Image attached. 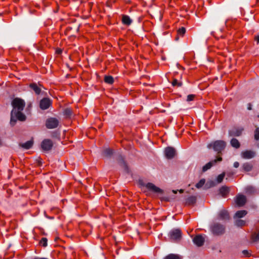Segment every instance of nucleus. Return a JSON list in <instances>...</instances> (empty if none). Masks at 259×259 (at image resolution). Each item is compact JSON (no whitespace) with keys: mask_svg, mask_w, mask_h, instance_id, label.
<instances>
[{"mask_svg":"<svg viewBox=\"0 0 259 259\" xmlns=\"http://www.w3.org/2000/svg\"><path fill=\"white\" fill-rule=\"evenodd\" d=\"M12 105L13 110L11 113H22V112L25 106V102L21 98H15L12 102Z\"/></svg>","mask_w":259,"mask_h":259,"instance_id":"nucleus-1","label":"nucleus"},{"mask_svg":"<svg viewBox=\"0 0 259 259\" xmlns=\"http://www.w3.org/2000/svg\"><path fill=\"white\" fill-rule=\"evenodd\" d=\"M226 146V143L223 140H216L208 144L207 147L208 149L212 148L218 154L222 153Z\"/></svg>","mask_w":259,"mask_h":259,"instance_id":"nucleus-2","label":"nucleus"},{"mask_svg":"<svg viewBox=\"0 0 259 259\" xmlns=\"http://www.w3.org/2000/svg\"><path fill=\"white\" fill-rule=\"evenodd\" d=\"M210 229L211 233L214 235H222L225 232V227L218 223H215L211 225Z\"/></svg>","mask_w":259,"mask_h":259,"instance_id":"nucleus-3","label":"nucleus"},{"mask_svg":"<svg viewBox=\"0 0 259 259\" xmlns=\"http://www.w3.org/2000/svg\"><path fill=\"white\" fill-rule=\"evenodd\" d=\"M168 236L172 241L178 242L182 237V232L179 229L171 230L168 233Z\"/></svg>","mask_w":259,"mask_h":259,"instance_id":"nucleus-4","label":"nucleus"},{"mask_svg":"<svg viewBox=\"0 0 259 259\" xmlns=\"http://www.w3.org/2000/svg\"><path fill=\"white\" fill-rule=\"evenodd\" d=\"M59 120L55 117L48 118L46 121V126L48 129L57 128L59 124Z\"/></svg>","mask_w":259,"mask_h":259,"instance_id":"nucleus-5","label":"nucleus"},{"mask_svg":"<svg viewBox=\"0 0 259 259\" xmlns=\"http://www.w3.org/2000/svg\"><path fill=\"white\" fill-rule=\"evenodd\" d=\"M26 118L25 114H11L10 124L14 126L18 120L23 121L26 120Z\"/></svg>","mask_w":259,"mask_h":259,"instance_id":"nucleus-6","label":"nucleus"},{"mask_svg":"<svg viewBox=\"0 0 259 259\" xmlns=\"http://www.w3.org/2000/svg\"><path fill=\"white\" fill-rule=\"evenodd\" d=\"M53 143L52 140L50 139H45L41 143V147L45 151L51 150L53 147Z\"/></svg>","mask_w":259,"mask_h":259,"instance_id":"nucleus-7","label":"nucleus"},{"mask_svg":"<svg viewBox=\"0 0 259 259\" xmlns=\"http://www.w3.org/2000/svg\"><path fill=\"white\" fill-rule=\"evenodd\" d=\"M244 128L242 127H235L229 131V135L231 137H239L243 131Z\"/></svg>","mask_w":259,"mask_h":259,"instance_id":"nucleus-8","label":"nucleus"},{"mask_svg":"<svg viewBox=\"0 0 259 259\" xmlns=\"http://www.w3.org/2000/svg\"><path fill=\"white\" fill-rule=\"evenodd\" d=\"M52 104L51 100L48 98H44L40 101L39 107L42 110L47 109Z\"/></svg>","mask_w":259,"mask_h":259,"instance_id":"nucleus-9","label":"nucleus"},{"mask_svg":"<svg viewBox=\"0 0 259 259\" xmlns=\"http://www.w3.org/2000/svg\"><path fill=\"white\" fill-rule=\"evenodd\" d=\"M164 154L166 158L172 159L176 155V150L173 147H167L164 150Z\"/></svg>","mask_w":259,"mask_h":259,"instance_id":"nucleus-10","label":"nucleus"},{"mask_svg":"<svg viewBox=\"0 0 259 259\" xmlns=\"http://www.w3.org/2000/svg\"><path fill=\"white\" fill-rule=\"evenodd\" d=\"M143 185L149 191H151L152 192H153L155 193H162V190L160 188L157 187L155 185H154L153 183H148L146 184H143Z\"/></svg>","mask_w":259,"mask_h":259,"instance_id":"nucleus-11","label":"nucleus"},{"mask_svg":"<svg viewBox=\"0 0 259 259\" xmlns=\"http://www.w3.org/2000/svg\"><path fill=\"white\" fill-rule=\"evenodd\" d=\"M222 160V158L221 157H218L216 159L208 162L205 165H204L202 167V171L203 172L206 171L208 169H210L211 166L215 164L218 161H221Z\"/></svg>","mask_w":259,"mask_h":259,"instance_id":"nucleus-12","label":"nucleus"},{"mask_svg":"<svg viewBox=\"0 0 259 259\" xmlns=\"http://www.w3.org/2000/svg\"><path fill=\"white\" fill-rule=\"evenodd\" d=\"M204 241V238L201 235H197L193 239V243L199 247L203 245Z\"/></svg>","mask_w":259,"mask_h":259,"instance_id":"nucleus-13","label":"nucleus"},{"mask_svg":"<svg viewBox=\"0 0 259 259\" xmlns=\"http://www.w3.org/2000/svg\"><path fill=\"white\" fill-rule=\"evenodd\" d=\"M235 202L238 206H242L246 202V197L243 195L239 194L236 197Z\"/></svg>","mask_w":259,"mask_h":259,"instance_id":"nucleus-14","label":"nucleus"},{"mask_svg":"<svg viewBox=\"0 0 259 259\" xmlns=\"http://www.w3.org/2000/svg\"><path fill=\"white\" fill-rule=\"evenodd\" d=\"M218 219L222 221L229 220L230 216L228 212L225 209H223L220 211L218 216Z\"/></svg>","mask_w":259,"mask_h":259,"instance_id":"nucleus-15","label":"nucleus"},{"mask_svg":"<svg viewBox=\"0 0 259 259\" xmlns=\"http://www.w3.org/2000/svg\"><path fill=\"white\" fill-rule=\"evenodd\" d=\"M255 152L251 150H246L241 153V156L244 159H251L254 157Z\"/></svg>","mask_w":259,"mask_h":259,"instance_id":"nucleus-16","label":"nucleus"},{"mask_svg":"<svg viewBox=\"0 0 259 259\" xmlns=\"http://www.w3.org/2000/svg\"><path fill=\"white\" fill-rule=\"evenodd\" d=\"M40 85H38L36 83H32L29 84V87L34 92L36 95H39L41 91Z\"/></svg>","mask_w":259,"mask_h":259,"instance_id":"nucleus-17","label":"nucleus"},{"mask_svg":"<svg viewBox=\"0 0 259 259\" xmlns=\"http://www.w3.org/2000/svg\"><path fill=\"white\" fill-rule=\"evenodd\" d=\"M196 197L194 196H191L186 199L185 203L187 205H192L196 203Z\"/></svg>","mask_w":259,"mask_h":259,"instance_id":"nucleus-18","label":"nucleus"},{"mask_svg":"<svg viewBox=\"0 0 259 259\" xmlns=\"http://www.w3.org/2000/svg\"><path fill=\"white\" fill-rule=\"evenodd\" d=\"M33 144L32 140H29L24 143L20 144V146L25 149H29L31 148Z\"/></svg>","mask_w":259,"mask_h":259,"instance_id":"nucleus-19","label":"nucleus"},{"mask_svg":"<svg viewBox=\"0 0 259 259\" xmlns=\"http://www.w3.org/2000/svg\"><path fill=\"white\" fill-rule=\"evenodd\" d=\"M247 213V211L245 210L237 211L234 215V218H241L246 215Z\"/></svg>","mask_w":259,"mask_h":259,"instance_id":"nucleus-20","label":"nucleus"},{"mask_svg":"<svg viewBox=\"0 0 259 259\" xmlns=\"http://www.w3.org/2000/svg\"><path fill=\"white\" fill-rule=\"evenodd\" d=\"M122 23L126 25H130L132 22V19L128 16L123 15L122 18Z\"/></svg>","mask_w":259,"mask_h":259,"instance_id":"nucleus-21","label":"nucleus"},{"mask_svg":"<svg viewBox=\"0 0 259 259\" xmlns=\"http://www.w3.org/2000/svg\"><path fill=\"white\" fill-rule=\"evenodd\" d=\"M219 191L223 197H226L229 192V188L226 186H223L220 189Z\"/></svg>","mask_w":259,"mask_h":259,"instance_id":"nucleus-22","label":"nucleus"},{"mask_svg":"<svg viewBox=\"0 0 259 259\" xmlns=\"http://www.w3.org/2000/svg\"><path fill=\"white\" fill-rule=\"evenodd\" d=\"M113 154V150L110 148H106L103 150L102 154L106 157H110Z\"/></svg>","mask_w":259,"mask_h":259,"instance_id":"nucleus-23","label":"nucleus"},{"mask_svg":"<svg viewBox=\"0 0 259 259\" xmlns=\"http://www.w3.org/2000/svg\"><path fill=\"white\" fill-rule=\"evenodd\" d=\"M230 144L233 147L236 149L239 148L240 146V144L239 141L236 138H233L231 139Z\"/></svg>","mask_w":259,"mask_h":259,"instance_id":"nucleus-24","label":"nucleus"},{"mask_svg":"<svg viewBox=\"0 0 259 259\" xmlns=\"http://www.w3.org/2000/svg\"><path fill=\"white\" fill-rule=\"evenodd\" d=\"M252 165L248 162L244 163L242 165L243 170L245 171H250L252 169Z\"/></svg>","mask_w":259,"mask_h":259,"instance_id":"nucleus-25","label":"nucleus"},{"mask_svg":"<svg viewBox=\"0 0 259 259\" xmlns=\"http://www.w3.org/2000/svg\"><path fill=\"white\" fill-rule=\"evenodd\" d=\"M245 192L247 194H252L255 193V189L253 187L251 186H248L246 187Z\"/></svg>","mask_w":259,"mask_h":259,"instance_id":"nucleus-26","label":"nucleus"},{"mask_svg":"<svg viewBox=\"0 0 259 259\" xmlns=\"http://www.w3.org/2000/svg\"><path fill=\"white\" fill-rule=\"evenodd\" d=\"M181 257L178 255L175 254H169L166 256L164 259H181Z\"/></svg>","mask_w":259,"mask_h":259,"instance_id":"nucleus-27","label":"nucleus"},{"mask_svg":"<svg viewBox=\"0 0 259 259\" xmlns=\"http://www.w3.org/2000/svg\"><path fill=\"white\" fill-rule=\"evenodd\" d=\"M104 81L106 83L112 84L114 82V78L111 76H105L104 77Z\"/></svg>","mask_w":259,"mask_h":259,"instance_id":"nucleus-28","label":"nucleus"},{"mask_svg":"<svg viewBox=\"0 0 259 259\" xmlns=\"http://www.w3.org/2000/svg\"><path fill=\"white\" fill-rule=\"evenodd\" d=\"M245 221L242 220H237L235 222V224L237 227H242L245 226Z\"/></svg>","mask_w":259,"mask_h":259,"instance_id":"nucleus-29","label":"nucleus"},{"mask_svg":"<svg viewBox=\"0 0 259 259\" xmlns=\"http://www.w3.org/2000/svg\"><path fill=\"white\" fill-rule=\"evenodd\" d=\"M251 240L255 242L259 241V231L258 233H253L251 236Z\"/></svg>","mask_w":259,"mask_h":259,"instance_id":"nucleus-30","label":"nucleus"},{"mask_svg":"<svg viewBox=\"0 0 259 259\" xmlns=\"http://www.w3.org/2000/svg\"><path fill=\"white\" fill-rule=\"evenodd\" d=\"M205 180L204 179H201L198 183H197L195 186L197 188L199 189L201 188L205 184Z\"/></svg>","mask_w":259,"mask_h":259,"instance_id":"nucleus-31","label":"nucleus"},{"mask_svg":"<svg viewBox=\"0 0 259 259\" xmlns=\"http://www.w3.org/2000/svg\"><path fill=\"white\" fill-rule=\"evenodd\" d=\"M225 176V173L224 172L218 176V177L217 178V181L218 183H221L223 181Z\"/></svg>","mask_w":259,"mask_h":259,"instance_id":"nucleus-32","label":"nucleus"},{"mask_svg":"<svg viewBox=\"0 0 259 259\" xmlns=\"http://www.w3.org/2000/svg\"><path fill=\"white\" fill-rule=\"evenodd\" d=\"M215 185V183L213 181H210L209 182H207V183L206 184L205 187H206V188H210L214 187Z\"/></svg>","mask_w":259,"mask_h":259,"instance_id":"nucleus-33","label":"nucleus"},{"mask_svg":"<svg viewBox=\"0 0 259 259\" xmlns=\"http://www.w3.org/2000/svg\"><path fill=\"white\" fill-rule=\"evenodd\" d=\"M186 32V29L184 27H181L178 30V34L180 36H183Z\"/></svg>","mask_w":259,"mask_h":259,"instance_id":"nucleus-34","label":"nucleus"},{"mask_svg":"<svg viewBox=\"0 0 259 259\" xmlns=\"http://www.w3.org/2000/svg\"><path fill=\"white\" fill-rule=\"evenodd\" d=\"M47 239L46 238L44 237L40 241V244L44 247H46L47 246Z\"/></svg>","mask_w":259,"mask_h":259,"instance_id":"nucleus-35","label":"nucleus"},{"mask_svg":"<svg viewBox=\"0 0 259 259\" xmlns=\"http://www.w3.org/2000/svg\"><path fill=\"white\" fill-rule=\"evenodd\" d=\"M254 137L255 140L257 141L259 140V127L256 128L254 131Z\"/></svg>","mask_w":259,"mask_h":259,"instance_id":"nucleus-36","label":"nucleus"},{"mask_svg":"<svg viewBox=\"0 0 259 259\" xmlns=\"http://www.w3.org/2000/svg\"><path fill=\"white\" fill-rule=\"evenodd\" d=\"M172 84L173 86L180 87L182 85V82L179 81L177 79H174V80L172 82Z\"/></svg>","mask_w":259,"mask_h":259,"instance_id":"nucleus-37","label":"nucleus"},{"mask_svg":"<svg viewBox=\"0 0 259 259\" xmlns=\"http://www.w3.org/2000/svg\"><path fill=\"white\" fill-rule=\"evenodd\" d=\"M195 97V95H192V94L189 95L187 96V101L188 102H190V101H193Z\"/></svg>","mask_w":259,"mask_h":259,"instance_id":"nucleus-38","label":"nucleus"},{"mask_svg":"<svg viewBox=\"0 0 259 259\" xmlns=\"http://www.w3.org/2000/svg\"><path fill=\"white\" fill-rule=\"evenodd\" d=\"M72 112H73V111L71 110V109L67 108L65 109V110H64V113L68 114V113H72Z\"/></svg>","mask_w":259,"mask_h":259,"instance_id":"nucleus-39","label":"nucleus"},{"mask_svg":"<svg viewBox=\"0 0 259 259\" xmlns=\"http://www.w3.org/2000/svg\"><path fill=\"white\" fill-rule=\"evenodd\" d=\"M242 253L244 255L247 256H249L250 253L248 252V250H244L242 251Z\"/></svg>","mask_w":259,"mask_h":259,"instance_id":"nucleus-40","label":"nucleus"},{"mask_svg":"<svg viewBox=\"0 0 259 259\" xmlns=\"http://www.w3.org/2000/svg\"><path fill=\"white\" fill-rule=\"evenodd\" d=\"M122 163L123 165V166L124 167L125 170L127 171H128V167H127V166L125 162L124 161H122Z\"/></svg>","mask_w":259,"mask_h":259,"instance_id":"nucleus-41","label":"nucleus"},{"mask_svg":"<svg viewBox=\"0 0 259 259\" xmlns=\"http://www.w3.org/2000/svg\"><path fill=\"white\" fill-rule=\"evenodd\" d=\"M234 167L235 168H237L239 166V163L237 161H236L234 163Z\"/></svg>","mask_w":259,"mask_h":259,"instance_id":"nucleus-42","label":"nucleus"},{"mask_svg":"<svg viewBox=\"0 0 259 259\" xmlns=\"http://www.w3.org/2000/svg\"><path fill=\"white\" fill-rule=\"evenodd\" d=\"M170 199V198L168 197H165L163 198V200L166 201H169Z\"/></svg>","mask_w":259,"mask_h":259,"instance_id":"nucleus-43","label":"nucleus"},{"mask_svg":"<svg viewBox=\"0 0 259 259\" xmlns=\"http://www.w3.org/2000/svg\"><path fill=\"white\" fill-rule=\"evenodd\" d=\"M255 39L257 41V43H259V35L255 36Z\"/></svg>","mask_w":259,"mask_h":259,"instance_id":"nucleus-44","label":"nucleus"},{"mask_svg":"<svg viewBox=\"0 0 259 259\" xmlns=\"http://www.w3.org/2000/svg\"><path fill=\"white\" fill-rule=\"evenodd\" d=\"M251 105L250 104H248L247 108H248V109L249 110H250L251 109Z\"/></svg>","mask_w":259,"mask_h":259,"instance_id":"nucleus-45","label":"nucleus"},{"mask_svg":"<svg viewBox=\"0 0 259 259\" xmlns=\"http://www.w3.org/2000/svg\"><path fill=\"white\" fill-rule=\"evenodd\" d=\"M172 192H173L174 194H176V193H177V191L172 190Z\"/></svg>","mask_w":259,"mask_h":259,"instance_id":"nucleus-46","label":"nucleus"},{"mask_svg":"<svg viewBox=\"0 0 259 259\" xmlns=\"http://www.w3.org/2000/svg\"><path fill=\"white\" fill-rule=\"evenodd\" d=\"M179 192H180V193H183V190L181 189V190L179 191Z\"/></svg>","mask_w":259,"mask_h":259,"instance_id":"nucleus-47","label":"nucleus"},{"mask_svg":"<svg viewBox=\"0 0 259 259\" xmlns=\"http://www.w3.org/2000/svg\"><path fill=\"white\" fill-rule=\"evenodd\" d=\"M31 104H30L28 107H31Z\"/></svg>","mask_w":259,"mask_h":259,"instance_id":"nucleus-48","label":"nucleus"},{"mask_svg":"<svg viewBox=\"0 0 259 259\" xmlns=\"http://www.w3.org/2000/svg\"><path fill=\"white\" fill-rule=\"evenodd\" d=\"M258 117H259V114H258Z\"/></svg>","mask_w":259,"mask_h":259,"instance_id":"nucleus-49","label":"nucleus"}]
</instances>
